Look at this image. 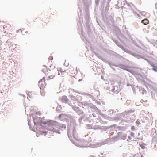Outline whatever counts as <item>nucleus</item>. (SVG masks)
<instances>
[{
    "instance_id": "ddd939ff",
    "label": "nucleus",
    "mask_w": 157,
    "mask_h": 157,
    "mask_svg": "<svg viewBox=\"0 0 157 157\" xmlns=\"http://www.w3.org/2000/svg\"><path fill=\"white\" fill-rule=\"evenodd\" d=\"M30 94H31V93L29 92V93H28V95H29V98H31V97H29V95H30Z\"/></svg>"
},
{
    "instance_id": "f03ea898",
    "label": "nucleus",
    "mask_w": 157,
    "mask_h": 157,
    "mask_svg": "<svg viewBox=\"0 0 157 157\" xmlns=\"http://www.w3.org/2000/svg\"><path fill=\"white\" fill-rule=\"evenodd\" d=\"M42 70L44 73H45L46 76H48V80L53 79L56 75V74L57 73L58 75H60V73L58 71L48 70L44 65L42 67Z\"/></svg>"
},
{
    "instance_id": "f8f14e48",
    "label": "nucleus",
    "mask_w": 157,
    "mask_h": 157,
    "mask_svg": "<svg viewBox=\"0 0 157 157\" xmlns=\"http://www.w3.org/2000/svg\"><path fill=\"white\" fill-rule=\"evenodd\" d=\"M136 123L138 124H140V123L138 121H136Z\"/></svg>"
},
{
    "instance_id": "0eeeda50",
    "label": "nucleus",
    "mask_w": 157,
    "mask_h": 157,
    "mask_svg": "<svg viewBox=\"0 0 157 157\" xmlns=\"http://www.w3.org/2000/svg\"><path fill=\"white\" fill-rule=\"evenodd\" d=\"M151 65L153 67L152 69L155 71L157 72V67L154 65L153 64H151Z\"/></svg>"
},
{
    "instance_id": "7ed1b4c3",
    "label": "nucleus",
    "mask_w": 157,
    "mask_h": 157,
    "mask_svg": "<svg viewBox=\"0 0 157 157\" xmlns=\"http://www.w3.org/2000/svg\"><path fill=\"white\" fill-rule=\"evenodd\" d=\"M45 81V79L43 78L39 82L38 86L40 89H43L46 86Z\"/></svg>"
},
{
    "instance_id": "20e7f679",
    "label": "nucleus",
    "mask_w": 157,
    "mask_h": 157,
    "mask_svg": "<svg viewBox=\"0 0 157 157\" xmlns=\"http://www.w3.org/2000/svg\"><path fill=\"white\" fill-rule=\"evenodd\" d=\"M77 67L75 66H71L69 68L70 71L72 73V74H76L77 72Z\"/></svg>"
},
{
    "instance_id": "2eb2a0df",
    "label": "nucleus",
    "mask_w": 157,
    "mask_h": 157,
    "mask_svg": "<svg viewBox=\"0 0 157 157\" xmlns=\"http://www.w3.org/2000/svg\"><path fill=\"white\" fill-rule=\"evenodd\" d=\"M91 157H95L94 156H91Z\"/></svg>"
},
{
    "instance_id": "dca6fc26",
    "label": "nucleus",
    "mask_w": 157,
    "mask_h": 157,
    "mask_svg": "<svg viewBox=\"0 0 157 157\" xmlns=\"http://www.w3.org/2000/svg\"><path fill=\"white\" fill-rule=\"evenodd\" d=\"M130 138V136H128V138Z\"/></svg>"
},
{
    "instance_id": "f3484780",
    "label": "nucleus",
    "mask_w": 157,
    "mask_h": 157,
    "mask_svg": "<svg viewBox=\"0 0 157 157\" xmlns=\"http://www.w3.org/2000/svg\"><path fill=\"white\" fill-rule=\"evenodd\" d=\"M33 119H34V121H35V120H34V118H33Z\"/></svg>"
},
{
    "instance_id": "423d86ee",
    "label": "nucleus",
    "mask_w": 157,
    "mask_h": 157,
    "mask_svg": "<svg viewBox=\"0 0 157 157\" xmlns=\"http://www.w3.org/2000/svg\"><path fill=\"white\" fill-rule=\"evenodd\" d=\"M141 22L145 25L148 24L149 23V20L147 19H145L142 21Z\"/></svg>"
},
{
    "instance_id": "39448f33",
    "label": "nucleus",
    "mask_w": 157,
    "mask_h": 157,
    "mask_svg": "<svg viewBox=\"0 0 157 157\" xmlns=\"http://www.w3.org/2000/svg\"><path fill=\"white\" fill-rule=\"evenodd\" d=\"M62 102H67L68 99L67 98L66 96H63L62 97L61 99Z\"/></svg>"
},
{
    "instance_id": "6e6552de",
    "label": "nucleus",
    "mask_w": 157,
    "mask_h": 157,
    "mask_svg": "<svg viewBox=\"0 0 157 157\" xmlns=\"http://www.w3.org/2000/svg\"><path fill=\"white\" fill-rule=\"evenodd\" d=\"M53 59V57L52 56H50L48 58V60H52Z\"/></svg>"
},
{
    "instance_id": "1a4fd4ad",
    "label": "nucleus",
    "mask_w": 157,
    "mask_h": 157,
    "mask_svg": "<svg viewBox=\"0 0 157 157\" xmlns=\"http://www.w3.org/2000/svg\"><path fill=\"white\" fill-rule=\"evenodd\" d=\"M21 32L22 33V34L23 35H24V34H25L24 33L25 32L26 33V32L25 31V30L24 29H23L22 31H21Z\"/></svg>"
},
{
    "instance_id": "f257e3e1",
    "label": "nucleus",
    "mask_w": 157,
    "mask_h": 157,
    "mask_svg": "<svg viewBox=\"0 0 157 157\" xmlns=\"http://www.w3.org/2000/svg\"><path fill=\"white\" fill-rule=\"evenodd\" d=\"M43 124H47L48 126V129L49 130L57 133H60V131L63 130L66 128L64 124H60L57 122L50 121L47 122H44Z\"/></svg>"
},
{
    "instance_id": "9d476101",
    "label": "nucleus",
    "mask_w": 157,
    "mask_h": 157,
    "mask_svg": "<svg viewBox=\"0 0 157 157\" xmlns=\"http://www.w3.org/2000/svg\"><path fill=\"white\" fill-rule=\"evenodd\" d=\"M131 129L132 130H135V128L134 126H132Z\"/></svg>"
},
{
    "instance_id": "4468645a",
    "label": "nucleus",
    "mask_w": 157,
    "mask_h": 157,
    "mask_svg": "<svg viewBox=\"0 0 157 157\" xmlns=\"http://www.w3.org/2000/svg\"><path fill=\"white\" fill-rule=\"evenodd\" d=\"M40 132H41V134H42L43 133H46L45 132H42V131H41Z\"/></svg>"
},
{
    "instance_id": "9b49d317",
    "label": "nucleus",
    "mask_w": 157,
    "mask_h": 157,
    "mask_svg": "<svg viewBox=\"0 0 157 157\" xmlns=\"http://www.w3.org/2000/svg\"><path fill=\"white\" fill-rule=\"evenodd\" d=\"M131 135L133 137H134V134L133 132H131Z\"/></svg>"
}]
</instances>
